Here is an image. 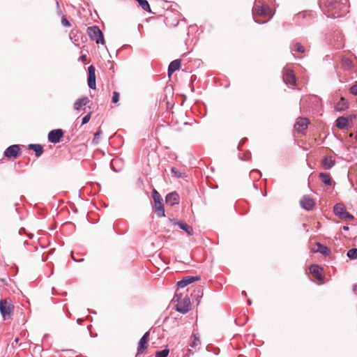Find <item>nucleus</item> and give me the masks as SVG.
<instances>
[{
	"label": "nucleus",
	"instance_id": "nucleus-1",
	"mask_svg": "<svg viewBox=\"0 0 357 357\" xmlns=\"http://www.w3.org/2000/svg\"><path fill=\"white\" fill-rule=\"evenodd\" d=\"M320 8L329 17H340L349 12L348 0H319Z\"/></svg>",
	"mask_w": 357,
	"mask_h": 357
},
{
	"label": "nucleus",
	"instance_id": "nucleus-2",
	"mask_svg": "<svg viewBox=\"0 0 357 357\" xmlns=\"http://www.w3.org/2000/svg\"><path fill=\"white\" fill-rule=\"evenodd\" d=\"M271 0H255L252 13L256 23L264 24L273 17L275 10L271 8Z\"/></svg>",
	"mask_w": 357,
	"mask_h": 357
},
{
	"label": "nucleus",
	"instance_id": "nucleus-3",
	"mask_svg": "<svg viewBox=\"0 0 357 357\" xmlns=\"http://www.w3.org/2000/svg\"><path fill=\"white\" fill-rule=\"evenodd\" d=\"M172 301L177 303L174 307L177 312L181 314H186L190 311L191 303L190 298L187 296L182 298L181 294H176Z\"/></svg>",
	"mask_w": 357,
	"mask_h": 357
},
{
	"label": "nucleus",
	"instance_id": "nucleus-4",
	"mask_svg": "<svg viewBox=\"0 0 357 357\" xmlns=\"http://www.w3.org/2000/svg\"><path fill=\"white\" fill-rule=\"evenodd\" d=\"M87 33L89 38L95 40L96 43L104 44L105 40L103 34L98 26H93L87 28Z\"/></svg>",
	"mask_w": 357,
	"mask_h": 357
},
{
	"label": "nucleus",
	"instance_id": "nucleus-5",
	"mask_svg": "<svg viewBox=\"0 0 357 357\" xmlns=\"http://www.w3.org/2000/svg\"><path fill=\"white\" fill-rule=\"evenodd\" d=\"M282 79L289 87H292L296 84V79L294 71L287 66L283 68Z\"/></svg>",
	"mask_w": 357,
	"mask_h": 357
},
{
	"label": "nucleus",
	"instance_id": "nucleus-6",
	"mask_svg": "<svg viewBox=\"0 0 357 357\" xmlns=\"http://www.w3.org/2000/svg\"><path fill=\"white\" fill-rule=\"evenodd\" d=\"M20 148L19 145L14 144L8 146L4 151V156L6 158H16L20 155Z\"/></svg>",
	"mask_w": 357,
	"mask_h": 357
},
{
	"label": "nucleus",
	"instance_id": "nucleus-7",
	"mask_svg": "<svg viewBox=\"0 0 357 357\" xmlns=\"http://www.w3.org/2000/svg\"><path fill=\"white\" fill-rule=\"evenodd\" d=\"M169 222L174 225H177L181 229L185 231L188 236L193 235V229L191 226L188 225L185 222L178 220L176 219H169Z\"/></svg>",
	"mask_w": 357,
	"mask_h": 357
},
{
	"label": "nucleus",
	"instance_id": "nucleus-8",
	"mask_svg": "<svg viewBox=\"0 0 357 357\" xmlns=\"http://www.w3.org/2000/svg\"><path fill=\"white\" fill-rule=\"evenodd\" d=\"M63 135V132L61 129L52 130L48 134V140L53 144H56L60 142Z\"/></svg>",
	"mask_w": 357,
	"mask_h": 357
},
{
	"label": "nucleus",
	"instance_id": "nucleus-9",
	"mask_svg": "<svg viewBox=\"0 0 357 357\" xmlns=\"http://www.w3.org/2000/svg\"><path fill=\"white\" fill-rule=\"evenodd\" d=\"M88 85L91 89H96V69L93 66H90L88 68Z\"/></svg>",
	"mask_w": 357,
	"mask_h": 357
},
{
	"label": "nucleus",
	"instance_id": "nucleus-10",
	"mask_svg": "<svg viewBox=\"0 0 357 357\" xmlns=\"http://www.w3.org/2000/svg\"><path fill=\"white\" fill-rule=\"evenodd\" d=\"M300 204L301 207L307 211L312 210L314 206V200L307 195L303 196L300 201Z\"/></svg>",
	"mask_w": 357,
	"mask_h": 357
},
{
	"label": "nucleus",
	"instance_id": "nucleus-11",
	"mask_svg": "<svg viewBox=\"0 0 357 357\" xmlns=\"http://www.w3.org/2000/svg\"><path fill=\"white\" fill-rule=\"evenodd\" d=\"M11 309L12 305L7 301L1 300L0 301V311L4 319H6L7 315L10 314Z\"/></svg>",
	"mask_w": 357,
	"mask_h": 357
},
{
	"label": "nucleus",
	"instance_id": "nucleus-12",
	"mask_svg": "<svg viewBox=\"0 0 357 357\" xmlns=\"http://www.w3.org/2000/svg\"><path fill=\"white\" fill-rule=\"evenodd\" d=\"M149 337V332H146L139 340L137 347V354H142L147 347V342Z\"/></svg>",
	"mask_w": 357,
	"mask_h": 357
},
{
	"label": "nucleus",
	"instance_id": "nucleus-13",
	"mask_svg": "<svg viewBox=\"0 0 357 357\" xmlns=\"http://www.w3.org/2000/svg\"><path fill=\"white\" fill-rule=\"evenodd\" d=\"M199 280V276H187L183 278L181 280L178 281L177 283V286L178 288H184L185 287L191 284L192 282Z\"/></svg>",
	"mask_w": 357,
	"mask_h": 357
},
{
	"label": "nucleus",
	"instance_id": "nucleus-14",
	"mask_svg": "<svg viewBox=\"0 0 357 357\" xmlns=\"http://www.w3.org/2000/svg\"><path fill=\"white\" fill-rule=\"evenodd\" d=\"M165 202L172 206L178 204L179 202V196L176 192L168 193L165 197Z\"/></svg>",
	"mask_w": 357,
	"mask_h": 357
},
{
	"label": "nucleus",
	"instance_id": "nucleus-15",
	"mask_svg": "<svg viewBox=\"0 0 357 357\" xmlns=\"http://www.w3.org/2000/svg\"><path fill=\"white\" fill-rule=\"evenodd\" d=\"M89 99L88 97L84 96L78 98L73 105V108L75 111H80L83 107H85L89 102Z\"/></svg>",
	"mask_w": 357,
	"mask_h": 357
},
{
	"label": "nucleus",
	"instance_id": "nucleus-16",
	"mask_svg": "<svg viewBox=\"0 0 357 357\" xmlns=\"http://www.w3.org/2000/svg\"><path fill=\"white\" fill-rule=\"evenodd\" d=\"M310 272L319 281L324 280L322 276V268L317 264H313L310 267Z\"/></svg>",
	"mask_w": 357,
	"mask_h": 357
},
{
	"label": "nucleus",
	"instance_id": "nucleus-17",
	"mask_svg": "<svg viewBox=\"0 0 357 357\" xmlns=\"http://www.w3.org/2000/svg\"><path fill=\"white\" fill-rule=\"evenodd\" d=\"M310 121L307 118H298L295 124V127L299 132H302L307 129Z\"/></svg>",
	"mask_w": 357,
	"mask_h": 357
},
{
	"label": "nucleus",
	"instance_id": "nucleus-18",
	"mask_svg": "<svg viewBox=\"0 0 357 357\" xmlns=\"http://www.w3.org/2000/svg\"><path fill=\"white\" fill-rule=\"evenodd\" d=\"M335 165L332 156H326L322 160V166L325 169H330Z\"/></svg>",
	"mask_w": 357,
	"mask_h": 357
},
{
	"label": "nucleus",
	"instance_id": "nucleus-19",
	"mask_svg": "<svg viewBox=\"0 0 357 357\" xmlns=\"http://www.w3.org/2000/svg\"><path fill=\"white\" fill-rule=\"evenodd\" d=\"M181 66V60L176 59L172 61L168 67V75L170 76L172 73H174L176 70L180 68Z\"/></svg>",
	"mask_w": 357,
	"mask_h": 357
},
{
	"label": "nucleus",
	"instance_id": "nucleus-20",
	"mask_svg": "<svg viewBox=\"0 0 357 357\" xmlns=\"http://www.w3.org/2000/svg\"><path fill=\"white\" fill-rule=\"evenodd\" d=\"M203 296V289L201 287H197L191 294V296L192 299L195 300L197 302V304L199 303V300L202 298Z\"/></svg>",
	"mask_w": 357,
	"mask_h": 357
},
{
	"label": "nucleus",
	"instance_id": "nucleus-21",
	"mask_svg": "<svg viewBox=\"0 0 357 357\" xmlns=\"http://www.w3.org/2000/svg\"><path fill=\"white\" fill-rule=\"evenodd\" d=\"M155 211L158 217H165V208L162 202L154 204Z\"/></svg>",
	"mask_w": 357,
	"mask_h": 357
},
{
	"label": "nucleus",
	"instance_id": "nucleus-22",
	"mask_svg": "<svg viewBox=\"0 0 357 357\" xmlns=\"http://www.w3.org/2000/svg\"><path fill=\"white\" fill-rule=\"evenodd\" d=\"M29 149L34 151L36 157H40L43 153V149L40 144H31L29 145Z\"/></svg>",
	"mask_w": 357,
	"mask_h": 357
},
{
	"label": "nucleus",
	"instance_id": "nucleus-23",
	"mask_svg": "<svg viewBox=\"0 0 357 357\" xmlns=\"http://www.w3.org/2000/svg\"><path fill=\"white\" fill-rule=\"evenodd\" d=\"M348 119L341 116L336 120V126L340 129H344L347 126Z\"/></svg>",
	"mask_w": 357,
	"mask_h": 357
},
{
	"label": "nucleus",
	"instance_id": "nucleus-24",
	"mask_svg": "<svg viewBox=\"0 0 357 357\" xmlns=\"http://www.w3.org/2000/svg\"><path fill=\"white\" fill-rule=\"evenodd\" d=\"M346 211L344 206L342 204H337L334 206V213L339 218Z\"/></svg>",
	"mask_w": 357,
	"mask_h": 357
},
{
	"label": "nucleus",
	"instance_id": "nucleus-25",
	"mask_svg": "<svg viewBox=\"0 0 357 357\" xmlns=\"http://www.w3.org/2000/svg\"><path fill=\"white\" fill-rule=\"evenodd\" d=\"M319 178L324 184L327 185H331V178L329 174L321 172L319 174Z\"/></svg>",
	"mask_w": 357,
	"mask_h": 357
},
{
	"label": "nucleus",
	"instance_id": "nucleus-26",
	"mask_svg": "<svg viewBox=\"0 0 357 357\" xmlns=\"http://www.w3.org/2000/svg\"><path fill=\"white\" fill-rule=\"evenodd\" d=\"M317 249L316 252L321 253L324 255H327L329 253V249L326 245L321 244L320 243H317L316 244Z\"/></svg>",
	"mask_w": 357,
	"mask_h": 357
},
{
	"label": "nucleus",
	"instance_id": "nucleus-27",
	"mask_svg": "<svg viewBox=\"0 0 357 357\" xmlns=\"http://www.w3.org/2000/svg\"><path fill=\"white\" fill-rule=\"evenodd\" d=\"M192 337H193V340L191 342V343L190 344V346L192 348H195L196 349L197 347H199L201 344V342H200V340H199V335L198 334H196V333H193L192 334Z\"/></svg>",
	"mask_w": 357,
	"mask_h": 357
},
{
	"label": "nucleus",
	"instance_id": "nucleus-28",
	"mask_svg": "<svg viewBox=\"0 0 357 357\" xmlns=\"http://www.w3.org/2000/svg\"><path fill=\"white\" fill-rule=\"evenodd\" d=\"M347 103L344 98H341L340 100L337 103L335 109L338 111H342L347 108Z\"/></svg>",
	"mask_w": 357,
	"mask_h": 357
},
{
	"label": "nucleus",
	"instance_id": "nucleus-29",
	"mask_svg": "<svg viewBox=\"0 0 357 357\" xmlns=\"http://www.w3.org/2000/svg\"><path fill=\"white\" fill-rule=\"evenodd\" d=\"M137 1L138 2L139 6L142 7V8L144 10H145L146 12H149V13L151 12V8H150V5H149L148 1H146V0H137Z\"/></svg>",
	"mask_w": 357,
	"mask_h": 357
},
{
	"label": "nucleus",
	"instance_id": "nucleus-30",
	"mask_svg": "<svg viewBox=\"0 0 357 357\" xmlns=\"http://www.w3.org/2000/svg\"><path fill=\"white\" fill-rule=\"evenodd\" d=\"M152 197L153 199L154 204L162 202V199L160 193L155 189H153L152 191Z\"/></svg>",
	"mask_w": 357,
	"mask_h": 357
},
{
	"label": "nucleus",
	"instance_id": "nucleus-31",
	"mask_svg": "<svg viewBox=\"0 0 357 357\" xmlns=\"http://www.w3.org/2000/svg\"><path fill=\"white\" fill-rule=\"evenodd\" d=\"M291 50L298 53L305 52V48L300 43H296L294 47L291 48Z\"/></svg>",
	"mask_w": 357,
	"mask_h": 357
},
{
	"label": "nucleus",
	"instance_id": "nucleus-32",
	"mask_svg": "<svg viewBox=\"0 0 357 357\" xmlns=\"http://www.w3.org/2000/svg\"><path fill=\"white\" fill-rule=\"evenodd\" d=\"M347 257L351 259H357V248H351L348 250Z\"/></svg>",
	"mask_w": 357,
	"mask_h": 357
},
{
	"label": "nucleus",
	"instance_id": "nucleus-33",
	"mask_svg": "<svg viewBox=\"0 0 357 357\" xmlns=\"http://www.w3.org/2000/svg\"><path fill=\"white\" fill-rule=\"evenodd\" d=\"M340 218H341L342 220H345V221H349V220H353L354 219V216L350 214L349 212H347V211H345L342 215L340 217Z\"/></svg>",
	"mask_w": 357,
	"mask_h": 357
},
{
	"label": "nucleus",
	"instance_id": "nucleus-34",
	"mask_svg": "<svg viewBox=\"0 0 357 357\" xmlns=\"http://www.w3.org/2000/svg\"><path fill=\"white\" fill-rule=\"evenodd\" d=\"M169 352V349H165L163 350L156 351L155 356V357H167Z\"/></svg>",
	"mask_w": 357,
	"mask_h": 357
},
{
	"label": "nucleus",
	"instance_id": "nucleus-35",
	"mask_svg": "<svg viewBox=\"0 0 357 357\" xmlns=\"http://www.w3.org/2000/svg\"><path fill=\"white\" fill-rule=\"evenodd\" d=\"M102 134V131L100 130H98L94 135V137L93 139V143L95 144H98L100 137L101 135Z\"/></svg>",
	"mask_w": 357,
	"mask_h": 357
},
{
	"label": "nucleus",
	"instance_id": "nucleus-36",
	"mask_svg": "<svg viewBox=\"0 0 357 357\" xmlns=\"http://www.w3.org/2000/svg\"><path fill=\"white\" fill-rule=\"evenodd\" d=\"M238 158L241 160H244V161H247V160H249L251 158V153L250 152H247V153H243V155H238Z\"/></svg>",
	"mask_w": 357,
	"mask_h": 357
},
{
	"label": "nucleus",
	"instance_id": "nucleus-37",
	"mask_svg": "<svg viewBox=\"0 0 357 357\" xmlns=\"http://www.w3.org/2000/svg\"><path fill=\"white\" fill-rule=\"evenodd\" d=\"M171 172H172V174H174V175L176 177H177V178H182V177H183V174H182V173H181L180 172H178V171L177 170V169H176V168H175V167H172V169H171Z\"/></svg>",
	"mask_w": 357,
	"mask_h": 357
},
{
	"label": "nucleus",
	"instance_id": "nucleus-38",
	"mask_svg": "<svg viewBox=\"0 0 357 357\" xmlns=\"http://www.w3.org/2000/svg\"><path fill=\"white\" fill-rule=\"evenodd\" d=\"M91 112H89V113H88L86 115H85V116L82 118V124H83V125H84V124L87 123L89 121L90 119H91Z\"/></svg>",
	"mask_w": 357,
	"mask_h": 357
},
{
	"label": "nucleus",
	"instance_id": "nucleus-39",
	"mask_svg": "<svg viewBox=\"0 0 357 357\" xmlns=\"http://www.w3.org/2000/svg\"><path fill=\"white\" fill-rule=\"evenodd\" d=\"M119 100V93L116 91L113 92L112 102L116 103Z\"/></svg>",
	"mask_w": 357,
	"mask_h": 357
},
{
	"label": "nucleus",
	"instance_id": "nucleus-40",
	"mask_svg": "<svg viewBox=\"0 0 357 357\" xmlns=\"http://www.w3.org/2000/svg\"><path fill=\"white\" fill-rule=\"evenodd\" d=\"M61 24H62L63 26H64L66 27H70V24L69 21L66 18H65V17L62 18Z\"/></svg>",
	"mask_w": 357,
	"mask_h": 357
},
{
	"label": "nucleus",
	"instance_id": "nucleus-41",
	"mask_svg": "<svg viewBox=\"0 0 357 357\" xmlns=\"http://www.w3.org/2000/svg\"><path fill=\"white\" fill-rule=\"evenodd\" d=\"M350 92H351V93H352L353 95H357V83H356L355 84H354V85L350 88Z\"/></svg>",
	"mask_w": 357,
	"mask_h": 357
},
{
	"label": "nucleus",
	"instance_id": "nucleus-42",
	"mask_svg": "<svg viewBox=\"0 0 357 357\" xmlns=\"http://www.w3.org/2000/svg\"><path fill=\"white\" fill-rule=\"evenodd\" d=\"M343 64L345 66H347L349 68L351 66V61H350L349 59H343Z\"/></svg>",
	"mask_w": 357,
	"mask_h": 357
},
{
	"label": "nucleus",
	"instance_id": "nucleus-43",
	"mask_svg": "<svg viewBox=\"0 0 357 357\" xmlns=\"http://www.w3.org/2000/svg\"><path fill=\"white\" fill-rule=\"evenodd\" d=\"M258 174V175H259V176H261V172H260L259 170H257V169H253V170H252V171L250 172V175H251V176H254V174Z\"/></svg>",
	"mask_w": 357,
	"mask_h": 357
},
{
	"label": "nucleus",
	"instance_id": "nucleus-44",
	"mask_svg": "<svg viewBox=\"0 0 357 357\" xmlns=\"http://www.w3.org/2000/svg\"><path fill=\"white\" fill-rule=\"evenodd\" d=\"M63 310L66 312V316L68 318H70L71 317V313L70 312L69 310L68 309L67 307L64 306L63 307Z\"/></svg>",
	"mask_w": 357,
	"mask_h": 357
},
{
	"label": "nucleus",
	"instance_id": "nucleus-45",
	"mask_svg": "<svg viewBox=\"0 0 357 357\" xmlns=\"http://www.w3.org/2000/svg\"><path fill=\"white\" fill-rule=\"evenodd\" d=\"M71 257H72V259L75 261H78V262H80V261H84V259L83 258H81L79 259H76L73 255V253L71 252Z\"/></svg>",
	"mask_w": 357,
	"mask_h": 357
},
{
	"label": "nucleus",
	"instance_id": "nucleus-46",
	"mask_svg": "<svg viewBox=\"0 0 357 357\" xmlns=\"http://www.w3.org/2000/svg\"><path fill=\"white\" fill-rule=\"evenodd\" d=\"M0 281L3 283V285L6 284V280L4 278H0Z\"/></svg>",
	"mask_w": 357,
	"mask_h": 357
},
{
	"label": "nucleus",
	"instance_id": "nucleus-47",
	"mask_svg": "<svg viewBox=\"0 0 357 357\" xmlns=\"http://www.w3.org/2000/svg\"><path fill=\"white\" fill-rule=\"evenodd\" d=\"M353 290L356 294H357V284L354 285Z\"/></svg>",
	"mask_w": 357,
	"mask_h": 357
},
{
	"label": "nucleus",
	"instance_id": "nucleus-48",
	"mask_svg": "<svg viewBox=\"0 0 357 357\" xmlns=\"http://www.w3.org/2000/svg\"><path fill=\"white\" fill-rule=\"evenodd\" d=\"M82 321H83V319H79H79H77V323L78 324H81L82 323Z\"/></svg>",
	"mask_w": 357,
	"mask_h": 357
},
{
	"label": "nucleus",
	"instance_id": "nucleus-49",
	"mask_svg": "<svg viewBox=\"0 0 357 357\" xmlns=\"http://www.w3.org/2000/svg\"><path fill=\"white\" fill-rule=\"evenodd\" d=\"M342 229H343L344 231H348V230H349V227H348V226H347V225L343 226V227H342Z\"/></svg>",
	"mask_w": 357,
	"mask_h": 357
},
{
	"label": "nucleus",
	"instance_id": "nucleus-50",
	"mask_svg": "<svg viewBox=\"0 0 357 357\" xmlns=\"http://www.w3.org/2000/svg\"><path fill=\"white\" fill-rule=\"evenodd\" d=\"M305 100V98H302L301 99V104H302Z\"/></svg>",
	"mask_w": 357,
	"mask_h": 357
},
{
	"label": "nucleus",
	"instance_id": "nucleus-51",
	"mask_svg": "<svg viewBox=\"0 0 357 357\" xmlns=\"http://www.w3.org/2000/svg\"><path fill=\"white\" fill-rule=\"evenodd\" d=\"M18 341H19V338H16V339L15 340V343H17V342H18Z\"/></svg>",
	"mask_w": 357,
	"mask_h": 357
},
{
	"label": "nucleus",
	"instance_id": "nucleus-52",
	"mask_svg": "<svg viewBox=\"0 0 357 357\" xmlns=\"http://www.w3.org/2000/svg\"><path fill=\"white\" fill-rule=\"evenodd\" d=\"M248 304H249V305H251V303H252V302H251V301H250V300H248Z\"/></svg>",
	"mask_w": 357,
	"mask_h": 357
},
{
	"label": "nucleus",
	"instance_id": "nucleus-53",
	"mask_svg": "<svg viewBox=\"0 0 357 357\" xmlns=\"http://www.w3.org/2000/svg\"><path fill=\"white\" fill-rule=\"evenodd\" d=\"M245 139H241V142H240V144L244 143V141H245Z\"/></svg>",
	"mask_w": 357,
	"mask_h": 357
},
{
	"label": "nucleus",
	"instance_id": "nucleus-54",
	"mask_svg": "<svg viewBox=\"0 0 357 357\" xmlns=\"http://www.w3.org/2000/svg\"><path fill=\"white\" fill-rule=\"evenodd\" d=\"M245 139H241V142H240V144L244 143V141H245Z\"/></svg>",
	"mask_w": 357,
	"mask_h": 357
},
{
	"label": "nucleus",
	"instance_id": "nucleus-55",
	"mask_svg": "<svg viewBox=\"0 0 357 357\" xmlns=\"http://www.w3.org/2000/svg\"><path fill=\"white\" fill-rule=\"evenodd\" d=\"M242 294H244V295H246V292L245 291H243Z\"/></svg>",
	"mask_w": 357,
	"mask_h": 357
},
{
	"label": "nucleus",
	"instance_id": "nucleus-56",
	"mask_svg": "<svg viewBox=\"0 0 357 357\" xmlns=\"http://www.w3.org/2000/svg\"><path fill=\"white\" fill-rule=\"evenodd\" d=\"M356 139H357V134H356Z\"/></svg>",
	"mask_w": 357,
	"mask_h": 357
},
{
	"label": "nucleus",
	"instance_id": "nucleus-57",
	"mask_svg": "<svg viewBox=\"0 0 357 357\" xmlns=\"http://www.w3.org/2000/svg\"><path fill=\"white\" fill-rule=\"evenodd\" d=\"M135 1H137V0H135Z\"/></svg>",
	"mask_w": 357,
	"mask_h": 357
}]
</instances>
